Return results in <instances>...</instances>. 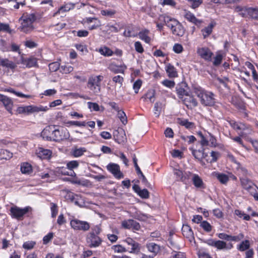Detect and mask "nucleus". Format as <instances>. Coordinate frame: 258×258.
Returning <instances> with one entry per match:
<instances>
[{
  "label": "nucleus",
  "mask_w": 258,
  "mask_h": 258,
  "mask_svg": "<svg viewBox=\"0 0 258 258\" xmlns=\"http://www.w3.org/2000/svg\"><path fill=\"white\" fill-rule=\"evenodd\" d=\"M192 91L200 98L201 103L203 105L210 106L215 105V95L212 92L206 91L200 87H195Z\"/></svg>",
  "instance_id": "1"
},
{
  "label": "nucleus",
  "mask_w": 258,
  "mask_h": 258,
  "mask_svg": "<svg viewBox=\"0 0 258 258\" xmlns=\"http://www.w3.org/2000/svg\"><path fill=\"white\" fill-rule=\"evenodd\" d=\"M36 17L34 14H23L19 19L21 22L20 30L21 31L27 33L31 32L33 29V23L35 21Z\"/></svg>",
  "instance_id": "2"
},
{
  "label": "nucleus",
  "mask_w": 258,
  "mask_h": 258,
  "mask_svg": "<svg viewBox=\"0 0 258 258\" xmlns=\"http://www.w3.org/2000/svg\"><path fill=\"white\" fill-rule=\"evenodd\" d=\"M234 10L242 17L249 16L253 19L258 20V9L256 8L242 7L238 6L235 7Z\"/></svg>",
  "instance_id": "3"
},
{
  "label": "nucleus",
  "mask_w": 258,
  "mask_h": 258,
  "mask_svg": "<svg viewBox=\"0 0 258 258\" xmlns=\"http://www.w3.org/2000/svg\"><path fill=\"white\" fill-rule=\"evenodd\" d=\"M100 232V230L98 228L97 231H91L87 235L86 242L89 247H97L101 244L102 240L98 235Z\"/></svg>",
  "instance_id": "4"
},
{
  "label": "nucleus",
  "mask_w": 258,
  "mask_h": 258,
  "mask_svg": "<svg viewBox=\"0 0 258 258\" xmlns=\"http://www.w3.org/2000/svg\"><path fill=\"white\" fill-rule=\"evenodd\" d=\"M103 79L101 76L91 77L87 83L88 87L95 94H97L100 91V82Z\"/></svg>",
  "instance_id": "5"
},
{
  "label": "nucleus",
  "mask_w": 258,
  "mask_h": 258,
  "mask_svg": "<svg viewBox=\"0 0 258 258\" xmlns=\"http://www.w3.org/2000/svg\"><path fill=\"white\" fill-rule=\"evenodd\" d=\"M208 245L214 246L219 250L230 249L232 247V245H227V243L222 240H215L213 239H209L205 241Z\"/></svg>",
  "instance_id": "6"
},
{
  "label": "nucleus",
  "mask_w": 258,
  "mask_h": 258,
  "mask_svg": "<svg viewBox=\"0 0 258 258\" xmlns=\"http://www.w3.org/2000/svg\"><path fill=\"white\" fill-rule=\"evenodd\" d=\"M71 227L76 230L88 231L90 227V224L86 221H81L78 219L71 220L70 223Z\"/></svg>",
  "instance_id": "7"
},
{
  "label": "nucleus",
  "mask_w": 258,
  "mask_h": 258,
  "mask_svg": "<svg viewBox=\"0 0 258 258\" xmlns=\"http://www.w3.org/2000/svg\"><path fill=\"white\" fill-rule=\"evenodd\" d=\"M30 209L29 207L22 209L15 206L11 208L10 212L13 218L21 219L25 214L29 212Z\"/></svg>",
  "instance_id": "8"
},
{
  "label": "nucleus",
  "mask_w": 258,
  "mask_h": 258,
  "mask_svg": "<svg viewBox=\"0 0 258 258\" xmlns=\"http://www.w3.org/2000/svg\"><path fill=\"white\" fill-rule=\"evenodd\" d=\"M52 140L55 141H60L66 139L69 137V133L63 129H56L53 130Z\"/></svg>",
  "instance_id": "9"
},
{
  "label": "nucleus",
  "mask_w": 258,
  "mask_h": 258,
  "mask_svg": "<svg viewBox=\"0 0 258 258\" xmlns=\"http://www.w3.org/2000/svg\"><path fill=\"white\" fill-rule=\"evenodd\" d=\"M240 180L241 184L243 188L251 194L254 193L255 190L253 186L255 185L251 180L246 177H240Z\"/></svg>",
  "instance_id": "10"
},
{
  "label": "nucleus",
  "mask_w": 258,
  "mask_h": 258,
  "mask_svg": "<svg viewBox=\"0 0 258 258\" xmlns=\"http://www.w3.org/2000/svg\"><path fill=\"white\" fill-rule=\"evenodd\" d=\"M107 169L112 173L117 178H122L123 174L120 172V168L118 165L114 163H110L107 166Z\"/></svg>",
  "instance_id": "11"
},
{
  "label": "nucleus",
  "mask_w": 258,
  "mask_h": 258,
  "mask_svg": "<svg viewBox=\"0 0 258 258\" xmlns=\"http://www.w3.org/2000/svg\"><path fill=\"white\" fill-rule=\"evenodd\" d=\"M183 103L188 108H192L198 105V102L192 96L188 94L185 95L182 100Z\"/></svg>",
  "instance_id": "12"
},
{
  "label": "nucleus",
  "mask_w": 258,
  "mask_h": 258,
  "mask_svg": "<svg viewBox=\"0 0 258 258\" xmlns=\"http://www.w3.org/2000/svg\"><path fill=\"white\" fill-rule=\"evenodd\" d=\"M197 53L202 58L207 60H210L213 55V53L210 50L206 47L199 48Z\"/></svg>",
  "instance_id": "13"
},
{
  "label": "nucleus",
  "mask_w": 258,
  "mask_h": 258,
  "mask_svg": "<svg viewBox=\"0 0 258 258\" xmlns=\"http://www.w3.org/2000/svg\"><path fill=\"white\" fill-rule=\"evenodd\" d=\"M134 190L142 199H148L149 192L147 189H141L138 185L134 184L133 186Z\"/></svg>",
  "instance_id": "14"
},
{
  "label": "nucleus",
  "mask_w": 258,
  "mask_h": 258,
  "mask_svg": "<svg viewBox=\"0 0 258 258\" xmlns=\"http://www.w3.org/2000/svg\"><path fill=\"white\" fill-rule=\"evenodd\" d=\"M146 247L148 250L152 253L149 256V257L150 258L154 257L160 250V246L153 242L147 244Z\"/></svg>",
  "instance_id": "15"
},
{
  "label": "nucleus",
  "mask_w": 258,
  "mask_h": 258,
  "mask_svg": "<svg viewBox=\"0 0 258 258\" xmlns=\"http://www.w3.org/2000/svg\"><path fill=\"white\" fill-rule=\"evenodd\" d=\"M22 64L28 68L37 66V59L34 57H30L22 59Z\"/></svg>",
  "instance_id": "16"
},
{
  "label": "nucleus",
  "mask_w": 258,
  "mask_h": 258,
  "mask_svg": "<svg viewBox=\"0 0 258 258\" xmlns=\"http://www.w3.org/2000/svg\"><path fill=\"white\" fill-rule=\"evenodd\" d=\"M0 101L2 102L6 109L10 111L12 109L13 102L10 98L0 94Z\"/></svg>",
  "instance_id": "17"
},
{
  "label": "nucleus",
  "mask_w": 258,
  "mask_h": 258,
  "mask_svg": "<svg viewBox=\"0 0 258 258\" xmlns=\"http://www.w3.org/2000/svg\"><path fill=\"white\" fill-rule=\"evenodd\" d=\"M52 126H47L42 131L41 136L43 139L47 141H51L52 140V137L50 135L51 134L52 135Z\"/></svg>",
  "instance_id": "18"
},
{
  "label": "nucleus",
  "mask_w": 258,
  "mask_h": 258,
  "mask_svg": "<svg viewBox=\"0 0 258 258\" xmlns=\"http://www.w3.org/2000/svg\"><path fill=\"white\" fill-rule=\"evenodd\" d=\"M184 17L187 20L196 25L201 24L202 22L201 21L197 19L192 13L188 11H184Z\"/></svg>",
  "instance_id": "19"
},
{
  "label": "nucleus",
  "mask_w": 258,
  "mask_h": 258,
  "mask_svg": "<svg viewBox=\"0 0 258 258\" xmlns=\"http://www.w3.org/2000/svg\"><path fill=\"white\" fill-rule=\"evenodd\" d=\"M204 149L202 148L201 150H192V155L195 158L201 161L203 158H205L208 155L204 153Z\"/></svg>",
  "instance_id": "20"
},
{
  "label": "nucleus",
  "mask_w": 258,
  "mask_h": 258,
  "mask_svg": "<svg viewBox=\"0 0 258 258\" xmlns=\"http://www.w3.org/2000/svg\"><path fill=\"white\" fill-rule=\"evenodd\" d=\"M87 150L84 147L78 148L74 147L71 151L72 155L75 157H79L82 156Z\"/></svg>",
  "instance_id": "21"
},
{
  "label": "nucleus",
  "mask_w": 258,
  "mask_h": 258,
  "mask_svg": "<svg viewBox=\"0 0 258 258\" xmlns=\"http://www.w3.org/2000/svg\"><path fill=\"white\" fill-rule=\"evenodd\" d=\"M38 156L42 159H49L51 155V152L48 149L39 148L37 152Z\"/></svg>",
  "instance_id": "22"
},
{
  "label": "nucleus",
  "mask_w": 258,
  "mask_h": 258,
  "mask_svg": "<svg viewBox=\"0 0 258 258\" xmlns=\"http://www.w3.org/2000/svg\"><path fill=\"white\" fill-rule=\"evenodd\" d=\"M182 232L184 236L187 238H193V232L191 228L187 225H183L182 228Z\"/></svg>",
  "instance_id": "23"
},
{
  "label": "nucleus",
  "mask_w": 258,
  "mask_h": 258,
  "mask_svg": "<svg viewBox=\"0 0 258 258\" xmlns=\"http://www.w3.org/2000/svg\"><path fill=\"white\" fill-rule=\"evenodd\" d=\"M172 33L174 35L178 36H182L184 35L185 32V30L181 25V23H179L175 28H174L173 30H171Z\"/></svg>",
  "instance_id": "24"
},
{
  "label": "nucleus",
  "mask_w": 258,
  "mask_h": 258,
  "mask_svg": "<svg viewBox=\"0 0 258 258\" xmlns=\"http://www.w3.org/2000/svg\"><path fill=\"white\" fill-rule=\"evenodd\" d=\"M149 33L150 32L148 30L145 29L140 31L138 34V36L141 40H144L147 43H149L151 41V38L149 36Z\"/></svg>",
  "instance_id": "25"
},
{
  "label": "nucleus",
  "mask_w": 258,
  "mask_h": 258,
  "mask_svg": "<svg viewBox=\"0 0 258 258\" xmlns=\"http://www.w3.org/2000/svg\"><path fill=\"white\" fill-rule=\"evenodd\" d=\"M0 66L3 67H6L9 69H14L16 68V64L12 61L8 59H3L0 57Z\"/></svg>",
  "instance_id": "26"
},
{
  "label": "nucleus",
  "mask_w": 258,
  "mask_h": 258,
  "mask_svg": "<svg viewBox=\"0 0 258 258\" xmlns=\"http://www.w3.org/2000/svg\"><path fill=\"white\" fill-rule=\"evenodd\" d=\"M192 180L194 185L198 188L203 187L204 183L202 178L197 174H193Z\"/></svg>",
  "instance_id": "27"
},
{
  "label": "nucleus",
  "mask_w": 258,
  "mask_h": 258,
  "mask_svg": "<svg viewBox=\"0 0 258 258\" xmlns=\"http://www.w3.org/2000/svg\"><path fill=\"white\" fill-rule=\"evenodd\" d=\"M215 25V23L212 22L207 27L202 30V34L204 38H206L212 33L213 29Z\"/></svg>",
  "instance_id": "28"
},
{
  "label": "nucleus",
  "mask_w": 258,
  "mask_h": 258,
  "mask_svg": "<svg viewBox=\"0 0 258 258\" xmlns=\"http://www.w3.org/2000/svg\"><path fill=\"white\" fill-rule=\"evenodd\" d=\"M166 71L168 76L170 78H174L177 76L175 68L170 64H168L166 66Z\"/></svg>",
  "instance_id": "29"
},
{
  "label": "nucleus",
  "mask_w": 258,
  "mask_h": 258,
  "mask_svg": "<svg viewBox=\"0 0 258 258\" xmlns=\"http://www.w3.org/2000/svg\"><path fill=\"white\" fill-rule=\"evenodd\" d=\"M178 123L182 126H184L187 129H192L195 127V123L192 122H189L187 119H179Z\"/></svg>",
  "instance_id": "30"
},
{
  "label": "nucleus",
  "mask_w": 258,
  "mask_h": 258,
  "mask_svg": "<svg viewBox=\"0 0 258 258\" xmlns=\"http://www.w3.org/2000/svg\"><path fill=\"white\" fill-rule=\"evenodd\" d=\"M75 7V4L73 3H68L65 4L64 5L61 6L58 10V11L55 13L57 14L58 13L61 12H68L71 10H72Z\"/></svg>",
  "instance_id": "31"
},
{
  "label": "nucleus",
  "mask_w": 258,
  "mask_h": 258,
  "mask_svg": "<svg viewBox=\"0 0 258 258\" xmlns=\"http://www.w3.org/2000/svg\"><path fill=\"white\" fill-rule=\"evenodd\" d=\"M21 171L22 173L29 174L32 171L31 165L28 163H23L21 166Z\"/></svg>",
  "instance_id": "32"
},
{
  "label": "nucleus",
  "mask_w": 258,
  "mask_h": 258,
  "mask_svg": "<svg viewBox=\"0 0 258 258\" xmlns=\"http://www.w3.org/2000/svg\"><path fill=\"white\" fill-rule=\"evenodd\" d=\"M126 68L125 66L118 67L112 64L110 66V70L115 73H123V72Z\"/></svg>",
  "instance_id": "33"
},
{
  "label": "nucleus",
  "mask_w": 258,
  "mask_h": 258,
  "mask_svg": "<svg viewBox=\"0 0 258 258\" xmlns=\"http://www.w3.org/2000/svg\"><path fill=\"white\" fill-rule=\"evenodd\" d=\"M179 23L177 20L169 17L168 22H167L166 25L172 30L174 28H175V26H176Z\"/></svg>",
  "instance_id": "34"
},
{
  "label": "nucleus",
  "mask_w": 258,
  "mask_h": 258,
  "mask_svg": "<svg viewBox=\"0 0 258 258\" xmlns=\"http://www.w3.org/2000/svg\"><path fill=\"white\" fill-rule=\"evenodd\" d=\"M99 52L104 56H111L113 52V51L109 48L107 47H104V48H100L99 49Z\"/></svg>",
  "instance_id": "35"
},
{
  "label": "nucleus",
  "mask_w": 258,
  "mask_h": 258,
  "mask_svg": "<svg viewBox=\"0 0 258 258\" xmlns=\"http://www.w3.org/2000/svg\"><path fill=\"white\" fill-rule=\"evenodd\" d=\"M117 116L123 124H125L127 123V117L123 111L119 109V111H117Z\"/></svg>",
  "instance_id": "36"
},
{
  "label": "nucleus",
  "mask_w": 258,
  "mask_h": 258,
  "mask_svg": "<svg viewBox=\"0 0 258 258\" xmlns=\"http://www.w3.org/2000/svg\"><path fill=\"white\" fill-rule=\"evenodd\" d=\"M229 123H230V125L234 129H235V130H243L244 128V125L243 124L241 123H239L236 122L233 120L230 121L229 122Z\"/></svg>",
  "instance_id": "37"
},
{
  "label": "nucleus",
  "mask_w": 258,
  "mask_h": 258,
  "mask_svg": "<svg viewBox=\"0 0 258 258\" xmlns=\"http://www.w3.org/2000/svg\"><path fill=\"white\" fill-rule=\"evenodd\" d=\"M190 7L193 9H196L200 6L202 3L203 0H186Z\"/></svg>",
  "instance_id": "38"
},
{
  "label": "nucleus",
  "mask_w": 258,
  "mask_h": 258,
  "mask_svg": "<svg viewBox=\"0 0 258 258\" xmlns=\"http://www.w3.org/2000/svg\"><path fill=\"white\" fill-rule=\"evenodd\" d=\"M174 174L176 175L177 180L183 181L185 177L183 176L182 171L179 169H174Z\"/></svg>",
  "instance_id": "39"
},
{
  "label": "nucleus",
  "mask_w": 258,
  "mask_h": 258,
  "mask_svg": "<svg viewBox=\"0 0 258 258\" xmlns=\"http://www.w3.org/2000/svg\"><path fill=\"white\" fill-rule=\"evenodd\" d=\"M161 103L159 102H156L154 105V114L156 117H159L161 110Z\"/></svg>",
  "instance_id": "40"
},
{
  "label": "nucleus",
  "mask_w": 258,
  "mask_h": 258,
  "mask_svg": "<svg viewBox=\"0 0 258 258\" xmlns=\"http://www.w3.org/2000/svg\"><path fill=\"white\" fill-rule=\"evenodd\" d=\"M236 215L238 216L239 218H243L244 220H249L250 217L249 215L245 214L244 212L239 210H236L234 212Z\"/></svg>",
  "instance_id": "41"
},
{
  "label": "nucleus",
  "mask_w": 258,
  "mask_h": 258,
  "mask_svg": "<svg viewBox=\"0 0 258 258\" xmlns=\"http://www.w3.org/2000/svg\"><path fill=\"white\" fill-rule=\"evenodd\" d=\"M217 179L223 184H225L229 180L228 177L224 174H218L217 176Z\"/></svg>",
  "instance_id": "42"
},
{
  "label": "nucleus",
  "mask_w": 258,
  "mask_h": 258,
  "mask_svg": "<svg viewBox=\"0 0 258 258\" xmlns=\"http://www.w3.org/2000/svg\"><path fill=\"white\" fill-rule=\"evenodd\" d=\"M170 258H185V255L183 252L173 250L171 253Z\"/></svg>",
  "instance_id": "43"
},
{
  "label": "nucleus",
  "mask_w": 258,
  "mask_h": 258,
  "mask_svg": "<svg viewBox=\"0 0 258 258\" xmlns=\"http://www.w3.org/2000/svg\"><path fill=\"white\" fill-rule=\"evenodd\" d=\"M249 241L246 240L244 241H242L241 243V244L239 245L238 249L240 251H244L248 249L249 248Z\"/></svg>",
  "instance_id": "44"
},
{
  "label": "nucleus",
  "mask_w": 258,
  "mask_h": 258,
  "mask_svg": "<svg viewBox=\"0 0 258 258\" xmlns=\"http://www.w3.org/2000/svg\"><path fill=\"white\" fill-rule=\"evenodd\" d=\"M35 242L32 241H27L24 243L23 247L26 249L30 250L34 247Z\"/></svg>",
  "instance_id": "45"
},
{
  "label": "nucleus",
  "mask_w": 258,
  "mask_h": 258,
  "mask_svg": "<svg viewBox=\"0 0 258 258\" xmlns=\"http://www.w3.org/2000/svg\"><path fill=\"white\" fill-rule=\"evenodd\" d=\"M201 226L207 232H210L212 230V226L210 223L206 221L202 222Z\"/></svg>",
  "instance_id": "46"
},
{
  "label": "nucleus",
  "mask_w": 258,
  "mask_h": 258,
  "mask_svg": "<svg viewBox=\"0 0 258 258\" xmlns=\"http://www.w3.org/2000/svg\"><path fill=\"white\" fill-rule=\"evenodd\" d=\"M79 166V162L77 161H71L68 163L67 167L68 169L73 170Z\"/></svg>",
  "instance_id": "47"
},
{
  "label": "nucleus",
  "mask_w": 258,
  "mask_h": 258,
  "mask_svg": "<svg viewBox=\"0 0 258 258\" xmlns=\"http://www.w3.org/2000/svg\"><path fill=\"white\" fill-rule=\"evenodd\" d=\"M116 13L115 11L112 10H104L101 11L103 16L111 17Z\"/></svg>",
  "instance_id": "48"
},
{
  "label": "nucleus",
  "mask_w": 258,
  "mask_h": 258,
  "mask_svg": "<svg viewBox=\"0 0 258 258\" xmlns=\"http://www.w3.org/2000/svg\"><path fill=\"white\" fill-rule=\"evenodd\" d=\"M111 249L116 252H122L126 251L125 248L120 245H113Z\"/></svg>",
  "instance_id": "49"
},
{
  "label": "nucleus",
  "mask_w": 258,
  "mask_h": 258,
  "mask_svg": "<svg viewBox=\"0 0 258 258\" xmlns=\"http://www.w3.org/2000/svg\"><path fill=\"white\" fill-rule=\"evenodd\" d=\"M59 64L57 62H53L49 64V69L51 72H55L58 70Z\"/></svg>",
  "instance_id": "50"
},
{
  "label": "nucleus",
  "mask_w": 258,
  "mask_h": 258,
  "mask_svg": "<svg viewBox=\"0 0 258 258\" xmlns=\"http://www.w3.org/2000/svg\"><path fill=\"white\" fill-rule=\"evenodd\" d=\"M135 50L140 53H143L144 51L141 43L139 41H137L135 43Z\"/></svg>",
  "instance_id": "51"
},
{
  "label": "nucleus",
  "mask_w": 258,
  "mask_h": 258,
  "mask_svg": "<svg viewBox=\"0 0 258 258\" xmlns=\"http://www.w3.org/2000/svg\"><path fill=\"white\" fill-rule=\"evenodd\" d=\"M161 4L162 6L168 5L171 7H175L176 3L174 0H161Z\"/></svg>",
  "instance_id": "52"
},
{
  "label": "nucleus",
  "mask_w": 258,
  "mask_h": 258,
  "mask_svg": "<svg viewBox=\"0 0 258 258\" xmlns=\"http://www.w3.org/2000/svg\"><path fill=\"white\" fill-rule=\"evenodd\" d=\"M113 81L115 83H118L120 84L119 88H120L122 85L123 82V78L119 75L116 76L112 78Z\"/></svg>",
  "instance_id": "53"
},
{
  "label": "nucleus",
  "mask_w": 258,
  "mask_h": 258,
  "mask_svg": "<svg viewBox=\"0 0 258 258\" xmlns=\"http://www.w3.org/2000/svg\"><path fill=\"white\" fill-rule=\"evenodd\" d=\"M131 246V252L137 253L140 250L139 244L136 241Z\"/></svg>",
  "instance_id": "54"
},
{
  "label": "nucleus",
  "mask_w": 258,
  "mask_h": 258,
  "mask_svg": "<svg viewBox=\"0 0 258 258\" xmlns=\"http://www.w3.org/2000/svg\"><path fill=\"white\" fill-rule=\"evenodd\" d=\"M176 91H177V94L179 96H185V95L188 94L187 91L181 86L177 87Z\"/></svg>",
  "instance_id": "55"
},
{
  "label": "nucleus",
  "mask_w": 258,
  "mask_h": 258,
  "mask_svg": "<svg viewBox=\"0 0 258 258\" xmlns=\"http://www.w3.org/2000/svg\"><path fill=\"white\" fill-rule=\"evenodd\" d=\"M142 83V82L141 80H138L134 83L133 85V88L136 94L138 93L139 89L140 88Z\"/></svg>",
  "instance_id": "56"
},
{
  "label": "nucleus",
  "mask_w": 258,
  "mask_h": 258,
  "mask_svg": "<svg viewBox=\"0 0 258 258\" xmlns=\"http://www.w3.org/2000/svg\"><path fill=\"white\" fill-rule=\"evenodd\" d=\"M154 96H155V92L154 90L149 91L146 94V98L149 99V100L151 102H153L155 100Z\"/></svg>",
  "instance_id": "57"
},
{
  "label": "nucleus",
  "mask_w": 258,
  "mask_h": 258,
  "mask_svg": "<svg viewBox=\"0 0 258 258\" xmlns=\"http://www.w3.org/2000/svg\"><path fill=\"white\" fill-rule=\"evenodd\" d=\"M51 216L52 217L54 218L55 217L58 212L57 210V206L54 203H51Z\"/></svg>",
  "instance_id": "58"
},
{
  "label": "nucleus",
  "mask_w": 258,
  "mask_h": 258,
  "mask_svg": "<svg viewBox=\"0 0 258 258\" xmlns=\"http://www.w3.org/2000/svg\"><path fill=\"white\" fill-rule=\"evenodd\" d=\"M132 222H133L132 219L123 221L122 222V226L124 228L131 229L132 228Z\"/></svg>",
  "instance_id": "59"
},
{
  "label": "nucleus",
  "mask_w": 258,
  "mask_h": 258,
  "mask_svg": "<svg viewBox=\"0 0 258 258\" xmlns=\"http://www.w3.org/2000/svg\"><path fill=\"white\" fill-rule=\"evenodd\" d=\"M211 156L212 159L209 162L212 163L216 162L220 156V154L218 152L212 151L211 153Z\"/></svg>",
  "instance_id": "60"
},
{
  "label": "nucleus",
  "mask_w": 258,
  "mask_h": 258,
  "mask_svg": "<svg viewBox=\"0 0 258 258\" xmlns=\"http://www.w3.org/2000/svg\"><path fill=\"white\" fill-rule=\"evenodd\" d=\"M53 236L52 233H49L47 235H45L43 238V244H46L48 243L52 239Z\"/></svg>",
  "instance_id": "61"
},
{
  "label": "nucleus",
  "mask_w": 258,
  "mask_h": 258,
  "mask_svg": "<svg viewBox=\"0 0 258 258\" xmlns=\"http://www.w3.org/2000/svg\"><path fill=\"white\" fill-rule=\"evenodd\" d=\"M162 84L168 88H171L174 87L175 83L172 81L165 80L162 82Z\"/></svg>",
  "instance_id": "62"
},
{
  "label": "nucleus",
  "mask_w": 258,
  "mask_h": 258,
  "mask_svg": "<svg viewBox=\"0 0 258 258\" xmlns=\"http://www.w3.org/2000/svg\"><path fill=\"white\" fill-rule=\"evenodd\" d=\"M173 50L175 52L179 53L182 51L183 47L181 44L177 43L173 46Z\"/></svg>",
  "instance_id": "63"
},
{
  "label": "nucleus",
  "mask_w": 258,
  "mask_h": 258,
  "mask_svg": "<svg viewBox=\"0 0 258 258\" xmlns=\"http://www.w3.org/2000/svg\"><path fill=\"white\" fill-rule=\"evenodd\" d=\"M222 60V55L221 54H217L214 58L213 63L215 66H218L220 64Z\"/></svg>",
  "instance_id": "64"
}]
</instances>
